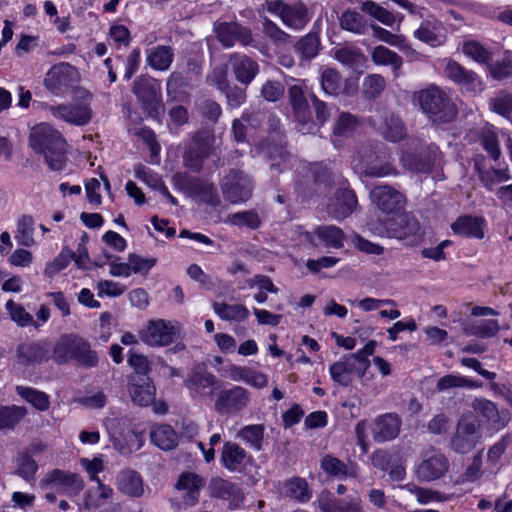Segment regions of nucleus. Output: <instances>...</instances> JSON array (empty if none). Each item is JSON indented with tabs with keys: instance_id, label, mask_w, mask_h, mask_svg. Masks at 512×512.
Returning <instances> with one entry per match:
<instances>
[{
	"instance_id": "nucleus-46",
	"label": "nucleus",
	"mask_w": 512,
	"mask_h": 512,
	"mask_svg": "<svg viewBox=\"0 0 512 512\" xmlns=\"http://www.w3.org/2000/svg\"><path fill=\"white\" fill-rule=\"evenodd\" d=\"M214 312L226 321L242 322L249 317V310L241 304L213 303Z\"/></svg>"
},
{
	"instance_id": "nucleus-41",
	"label": "nucleus",
	"mask_w": 512,
	"mask_h": 512,
	"mask_svg": "<svg viewBox=\"0 0 512 512\" xmlns=\"http://www.w3.org/2000/svg\"><path fill=\"white\" fill-rule=\"evenodd\" d=\"M113 495V489L99 482V486L90 487L84 493L83 507L86 510H94L100 508L104 502L110 499Z\"/></svg>"
},
{
	"instance_id": "nucleus-32",
	"label": "nucleus",
	"mask_w": 512,
	"mask_h": 512,
	"mask_svg": "<svg viewBox=\"0 0 512 512\" xmlns=\"http://www.w3.org/2000/svg\"><path fill=\"white\" fill-rule=\"evenodd\" d=\"M321 469L329 476L338 479L357 477V466L354 464H345L340 459L325 455L320 462Z\"/></svg>"
},
{
	"instance_id": "nucleus-4",
	"label": "nucleus",
	"mask_w": 512,
	"mask_h": 512,
	"mask_svg": "<svg viewBox=\"0 0 512 512\" xmlns=\"http://www.w3.org/2000/svg\"><path fill=\"white\" fill-rule=\"evenodd\" d=\"M92 94L82 88L75 91L74 103L58 104L48 107V111L57 119L76 126L88 124L92 118Z\"/></svg>"
},
{
	"instance_id": "nucleus-36",
	"label": "nucleus",
	"mask_w": 512,
	"mask_h": 512,
	"mask_svg": "<svg viewBox=\"0 0 512 512\" xmlns=\"http://www.w3.org/2000/svg\"><path fill=\"white\" fill-rule=\"evenodd\" d=\"M373 35L378 40L400 49L406 56L417 58L418 53L414 50L402 35L393 34L390 31L378 26H371Z\"/></svg>"
},
{
	"instance_id": "nucleus-30",
	"label": "nucleus",
	"mask_w": 512,
	"mask_h": 512,
	"mask_svg": "<svg viewBox=\"0 0 512 512\" xmlns=\"http://www.w3.org/2000/svg\"><path fill=\"white\" fill-rule=\"evenodd\" d=\"M230 62L236 79L242 84H249L259 72L257 62L245 55L234 54Z\"/></svg>"
},
{
	"instance_id": "nucleus-20",
	"label": "nucleus",
	"mask_w": 512,
	"mask_h": 512,
	"mask_svg": "<svg viewBox=\"0 0 512 512\" xmlns=\"http://www.w3.org/2000/svg\"><path fill=\"white\" fill-rule=\"evenodd\" d=\"M211 150L210 138L202 134L196 135L184 155L185 166L194 172L200 171Z\"/></svg>"
},
{
	"instance_id": "nucleus-47",
	"label": "nucleus",
	"mask_w": 512,
	"mask_h": 512,
	"mask_svg": "<svg viewBox=\"0 0 512 512\" xmlns=\"http://www.w3.org/2000/svg\"><path fill=\"white\" fill-rule=\"evenodd\" d=\"M371 58L377 65L391 66L396 75L403 64L402 58L396 52L382 45L373 49Z\"/></svg>"
},
{
	"instance_id": "nucleus-58",
	"label": "nucleus",
	"mask_w": 512,
	"mask_h": 512,
	"mask_svg": "<svg viewBox=\"0 0 512 512\" xmlns=\"http://www.w3.org/2000/svg\"><path fill=\"white\" fill-rule=\"evenodd\" d=\"M489 72L496 80H503L512 75V52L505 51L502 59L489 64Z\"/></svg>"
},
{
	"instance_id": "nucleus-9",
	"label": "nucleus",
	"mask_w": 512,
	"mask_h": 512,
	"mask_svg": "<svg viewBox=\"0 0 512 512\" xmlns=\"http://www.w3.org/2000/svg\"><path fill=\"white\" fill-rule=\"evenodd\" d=\"M176 333V327L171 321L152 319L139 331V338L151 347H163L174 341Z\"/></svg>"
},
{
	"instance_id": "nucleus-39",
	"label": "nucleus",
	"mask_w": 512,
	"mask_h": 512,
	"mask_svg": "<svg viewBox=\"0 0 512 512\" xmlns=\"http://www.w3.org/2000/svg\"><path fill=\"white\" fill-rule=\"evenodd\" d=\"M475 169L478 173L482 185L488 190H493L497 183L506 182L511 179L508 166L504 168L485 169L475 160Z\"/></svg>"
},
{
	"instance_id": "nucleus-35",
	"label": "nucleus",
	"mask_w": 512,
	"mask_h": 512,
	"mask_svg": "<svg viewBox=\"0 0 512 512\" xmlns=\"http://www.w3.org/2000/svg\"><path fill=\"white\" fill-rule=\"evenodd\" d=\"M483 225V219L466 215L452 223L451 228L457 235L482 239L484 237Z\"/></svg>"
},
{
	"instance_id": "nucleus-38",
	"label": "nucleus",
	"mask_w": 512,
	"mask_h": 512,
	"mask_svg": "<svg viewBox=\"0 0 512 512\" xmlns=\"http://www.w3.org/2000/svg\"><path fill=\"white\" fill-rule=\"evenodd\" d=\"M203 485L202 479L195 473L186 472L180 475L176 488L186 491L184 501L186 504L194 505L198 501L199 489Z\"/></svg>"
},
{
	"instance_id": "nucleus-23",
	"label": "nucleus",
	"mask_w": 512,
	"mask_h": 512,
	"mask_svg": "<svg viewBox=\"0 0 512 512\" xmlns=\"http://www.w3.org/2000/svg\"><path fill=\"white\" fill-rule=\"evenodd\" d=\"M128 391L131 400L138 406H148L154 403L155 387L148 376L133 375L129 378Z\"/></svg>"
},
{
	"instance_id": "nucleus-7",
	"label": "nucleus",
	"mask_w": 512,
	"mask_h": 512,
	"mask_svg": "<svg viewBox=\"0 0 512 512\" xmlns=\"http://www.w3.org/2000/svg\"><path fill=\"white\" fill-rule=\"evenodd\" d=\"M264 6L268 12L277 15L282 23L291 29L300 30L309 21L308 9L301 2L289 5L282 0H270L266 1Z\"/></svg>"
},
{
	"instance_id": "nucleus-42",
	"label": "nucleus",
	"mask_w": 512,
	"mask_h": 512,
	"mask_svg": "<svg viewBox=\"0 0 512 512\" xmlns=\"http://www.w3.org/2000/svg\"><path fill=\"white\" fill-rule=\"evenodd\" d=\"M150 439L162 450H171L178 442V436L174 429L165 424L153 426L150 431Z\"/></svg>"
},
{
	"instance_id": "nucleus-26",
	"label": "nucleus",
	"mask_w": 512,
	"mask_h": 512,
	"mask_svg": "<svg viewBox=\"0 0 512 512\" xmlns=\"http://www.w3.org/2000/svg\"><path fill=\"white\" fill-rule=\"evenodd\" d=\"M387 235L391 238L405 239L417 235L420 224L412 215L403 213L390 218L385 224Z\"/></svg>"
},
{
	"instance_id": "nucleus-40",
	"label": "nucleus",
	"mask_w": 512,
	"mask_h": 512,
	"mask_svg": "<svg viewBox=\"0 0 512 512\" xmlns=\"http://www.w3.org/2000/svg\"><path fill=\"white\" fill-rule=\"evenodd\" d=\"M314 234L326 247L340 249L344 246L345 234L335 225H320L314 230Z\"/></svg>"
},
{
	"instance_id": "nucleus-49",
	"label": "nucleus",
	"mask_w": 512,
	"mask_h": 512,
	"mask_svg": "<svg viewBox=\"0 0 512 512\" xmlns=\"http://www.w3.org/2000/svg\"><path fill=\"white\" fill-rule=\"evenodd\" d=\"M482 474V452L480 451L472 458L471 463L466 467L463 473L452 478V482L454 485L474 483L481 478Z\"/></svg>"
},
{
	"instance_id": "nucleus-3",
	"label": "nucleus",
	"mask_w": 512,
	"mask_h": 512,
	"mask_svg": "<svg viewBox=\"0 0 512 512\" xmlns=\"http://www.w3.org/2000/svg\"><path fill=\"white\" fill-rule=\"evenodd\" d=\"M414 101L423 113L435 123H449L457 116V108L448 94L436 85L414 94Z\"/></svg>"
},
{
	"instance_id": "nucleus-6",
	"label": "nucleus",
	"mask_w": 512,
	"mask_h": 512,
	"mask_svg": "<svg viewBox=\"0 0 512 512\" xmlns=\"http://www.w3.org/2000/svg\"><path fill=\"white\" fill-rule=\"evenodd\" d=\"M80 81L78 70L69 63L53 65L45 75L44 86L55 96H63Z\"/></svg>"
},
{
	"instance_id": "nucleus-56",
	"label": "nucleus",
	"mask_w": 512,
	"mask_h": 512,
	"mask_svg": "<svg viewBox=\"0 0 512 512\" xmlns=\"http://www.w3.org/2000/svg\"><path fill=\"white\" fill-rule=\"evenodd\" d=\"M340 25L344 30L364 34L367 28L364 17L357 11L348 10L340 18Z\"/></svg>"
},
{
	"instance_id": "nucleus-54",
	"label": "nucleus",
	"mask_w": 512,
	"mask_h": 512,
	"mask_svg": "<svg viewBox=\"0 0 512 512\" xmlns=\"http://www.w3.org/2000/svg\"><path fill=\"white\" fill-rule=\"evenodd\" d=\"M34 221L30 216H22L17 223L15 239L19 245L31 247L35 244L33 237Z\"/></svg>"
},
{
	"instance_id": "nucleus-17",
	"label": "nucleus",
	"mask_w": 512,
	"mask_h": 512,
	"mask_svg": "<svg viewBox=\"0 0 512 512\" xmlns=\"http://www.w3.org/2000/svg\"><path fill=\"white\" fill-rule=\"evenodd\" d=\"M217 384L215 375L202 367L192 369L185 380V386L193 397L211 396Z\"/></svg>"
},
{
	"instance_id": "nucleus-16",
	"label": "nucleus",
	"mask_w": 512,
	"mask_h": 512,
	"mask_svg": "<svg viewBox=\"0 0 512 512\" xmlns=\"http://www.w3.org/2000/svg\"><path fill=\"white\" fill-rule=\"evenodd\" d=\"M266 153L270 161V169L272 172L280 173L289 169L295 162V157L289 153L282 143L280 134L270 136V140L266 145Z\"/></svg>"
},
{
	"instance_id": "nucleus-51",
	"label": "nucleus",
	"mask_w": 512,
	"mask_h": 512,
	"mask_svg": "<svg viewBox=\"0 0 512 512\" xmlns=\"http://www.w3.org/2000/svg\"><path fill=\"white\" fill-rule=\"evenodd\" d=\"M365 172L373 177H385L397 174L396 168L387 160L385 154L377 155L375 160L366 164Z\"/></svg>"
},
{
	"instance_id": "nucleus-43",
	"label": "nucleus",
	"mask_w": 512,
	"mask_h": 512,
	"mask_svg": "<svg viewBox=\"0 0 512 512\" xmlns=\"http://www.w3.org/2000/svg\"><path fill=\"white\" fill-rule=\"evenodd\" d=\"M188 188L191 193L200 197L203 202L214 207L220 204L217 190L212 183L196 178L189 181Z\"/></svg>"
},
{
	"instance_id": "nucleus-52",
	"label": "nucleus",
	"mask_w": 512,
	"mask_h": 512,
	"mask_svg": "<svg viewBox=\"0 0 512 512\" xmlns=\"http://www.w3.org/2000/svg\"><path fill=\"white\" fill-rule=\"evenodd\" d=\"M286 494L302 503L309 501L312 496L307 481L300 477H295L286 483Z\"/></svg>"
},
{
	"instance_id": "nucleus-50",
	"label": "nucleus",
	"mask_w": 512,
	"mask_h": 512,
	"mask_svg": "<svg viewBox=\"0 0 512 512\" xmlns=\"http://www.w3.org/2000/svg\"><path fill=\"white\" fill-rule=\"evenodd\" d=\"M510 443L511 438L509 436H504L489 448L487 452V471L490 474L496 475L499 471V461Z\"/></svg>"
},
{
	"instance_id": "nucleus-8",
	"label": "nucleus",
	"mask_w": 512,
	"mask_h": 512,
	"mask_svg": "<svg viewBox=\"0 0 512 512\" xmlns=\"http://www.w3.org/2000/svg\"><path fill=\"white\" fill-rule=\"evenodd\" d=\"M221 191L226 201L232 204L246 202L252 195V183L248 175L232 169L224 176Z\"/></svg>"
},
{
	"instance_id": "nucleus-62",
	"label": "nucleus",
	"mask_w": 512,
	"mask_h": 512,
	"mask_svg": "<svg viewBox=\"0 0 512 512\" xmlns=\"http://www.w3.org/2000/svg\"><path fill=\"white\" fill-rule=\"evenodd\" d=\"M239 435L255 450H261L264 435V427L262 425H247L241 429Z\"/></svg>"
},
{
	"instance_id": "nucleus-18",
	"label": "nucleus",
	"mask_w": 512,
	"mask_h": 512,
	"mask_svg": "<svg viewBox=\"0 0 512 512\" xmlns=\"http://www.w3.org/2000/svg\"><path fill=\"white\" fill-rule=\"evenodd\" d=\"M371 198L384 213H397L405 203V196L388 185L377 186L371 191Z\"/></svg>"
},
{
	"instance_id": "nucleus-11",
	"label": "nucleus",
	"mask_w": 512,
	"mask_h": 512,
	"mask_svg": "<svg viewBox=\"0 0 512 512\" xmlns=\"http://www.w3.org/2000/svg\"><path fill=\"white\" fill-rule=\"evenodd\" d=\"M250 392L242 386H233L219 392L215 410L221 415L236 414L248 407Z\"/></svg>"
},
{
	"instance_id": "nucleus-31",
	"label": "nucleus",
	"mask_w": 512,
	"mask_h": 512,
	"mask_svg": "<svg viewBox=\"0 0 512 512\" xmlns=\"http://www.w3.org/2000/svg\"><path fill=\"white\" fill-rule=\"evenodd\" d=\"M318 502L322 512H366L360 497L351 499L325 497Z\"/></svg>"
},
{
	"instance_id": "nucleus-12",
	"label": "nucleus",
	"mask_w": 512,
	"mask_h": 512,
	"mask_svg": "<svg viewBox=\"0 0 512 512\" xmlns=\"http://www.w3.org/2000/svg\"><path fill=\"white\" fill-rule=\"evenodd\" d=\"M445 76L469 93L483 91L484 85L477 73L468 70L454 60H449L444 69Z\"/></svg>"
},
{
	"instance_id": "nucleus-24",
	"label": "nucleus",
	"mask_w": 512,
	"mask_h": 512,
	"mask_svg": "<svg viewBox=\"0 0 512 512\" xmlns=\"http://www.w3.org/2000/svg\"><path fill=\"white\" fill-rule=\"evenodd\" d=\"M43 483L54 484L57 491L68 495H77L84 488V481L79 474L54 469L43 480Z\"/></svg>"
},
{
	"instance_id": "nucleus-28",
	"label": "nucleus",
	"mask_w": 512,
	"mask_h": 512,
	"mask_svg": "<svg viewBox=\"0 0 512 512\" xmlns=\"http://www.w3.org/2000/svg\"><path fill=\"white\" fill-rule=\"evenodd\" d=\"M441 23L431 15H428L414 31L416 39L431 46H440L444 43V35L441 33Z\"/></svg>"
},
{
	"instance_id": "nucleus-27",
	"label": "nucleus",
	"mask_w": 512,
	"mask_h": 512,
	"mask_svg": "<svg viewBox=\"0 0 512 512\" xmlns=\"http://www.w3.org/2000/svg\"><path fill=\"white\" fill-rule=\"evenodd\" d=\"M401 424L400 417L394 413L377 417L372 427L373 439L379 443L395 439L399 435Z\"/></svg>"
},
{
	"instance_id": "nucleus-25",
	"label": "nucleus",
	"mask_w": 512,
	"mask_h": 512,
	"mask_svg": "<svg viewBox=\"0 0 512 512\" xmlns=\"http://www.w3.org/2000/svg\"><path fill=\"white\" fill-rule=\"evenodd\" d=\"M472 408L497 430L504 428L509 422V413L505 410L500 411L494 402L486 398H475Z\"/></svg>"
},
{
	"instance_id": "nucleus-22",
	"label": "nucleus",
	"mask_w": 512,
	"mask_h": 512,
	"mask_svg": "<svg viewBox=\"0 0 512 512\" xmlns=\"http://www.w3.org/2000/svg\"><path fill=\"white\" fill-rule=\"evenodd\" d=\"M479 437L477 425L474 422L462 421L458 424L450 445L455 452L465 454L475 447Z\"/></svg>"
},
{
	"instance_id": "nucleus-64",
	"label": "nucleus",
	"mask_w": 512,
	"mask_h": 512,
	"mask_svg": "<svg viewBox=\"0 0 512 512\" xmlns=\"http://www.w3.org/2000/svg\"><path fill=\"white\" fill-rule=\"evenodd\" d=\"M362 9L386 26H392L395 22V17L390 11L373 1L364 2Z\"/></svg>"
},
{
	"instance_id": "nucleus-59",
	"label": "nucleus",
	"mask_w": 512,
	"mask_h": 512,
	"mask_svg": "<svg viewBox=\"0 0 512 512\" xmlns=\"http://www.w3.org/2000/svg\"><path fill=\"white\" fill-rule=\"evenodd\" d=\"M499 323L497 320H481L466 328V332L472 336L481 338H490L499 332Z\"/></svg>"
},
{
	"instance_id": "nucleus-61",
	"label": "nucleus",
	"mask_w": 512,
	"mask_h": 512,
	"mask_svg": "<svg viewBox=\"0 0 512 512\" xmlns=\"http://www.w3.org/2000/svg\"><path fill=\"white\" fill-rule=\"evenodd\" d=\"M74 258V252L64 247L61 253L45 267L44 273L47 277L53 278L60 271L65 269Z\"/></svg>"
},
{
	"instance_id": "nucleus-1",
	"label": "nucleus",
	"mask_w": 512,
	"mask_h": 512,
	"mask_svg": "<svg viewBox=\"0 0 512 512\" xmlns=\"http://www.w3.org/2000/svg\"><path fill=\"white\" fill-rule=\"evenodd\" d=\"M29 146L44 157L51 170L61 171L65 167L66 141L50 124L40 123L31 129Z\"/></svg>"
},
{
	"instance_id": "nucleus-60",
	"label": "nucleus",
	"mask_w": 512,
	"mask_h": 512,
	"mask_svg": "<svg viewBox=\"0 0 512 512\" xmlns=\"http://www.w3.org/2000/svg\"><path fill=\"white\" fill-rule=\"evenodd\" d=\"M463 53L480 64H488L492 54L477 41H466L463 44Z\"/></svg>"
},
{
	"instance_id": "nucleus-44",
	"label": "nucleus",
	"mask_w": 512,
	"mask_h": 512,
	"mask_svg": "<svg viewBox=\"0 0 512 512\" xmlns=\"http://www.w3.org/2000/svg\"><path fill=\"white\" fill-rule=\"evenodd\" d=\"M482 385V382L460 374H448L438 379L436 388L438 391H446L452 388L477 389L482 387Z\"/></svg>"
},
{
	"instance_id": "nucleus-53",
	"label": "nucleus",
	"mask_w": 512,
	"mask_h": 512,
	"mask_svg": "<svg viewBox=\"0 0 512 512\" xmlns=\"http://www.w3.org/2000/svg\"><path fill=\"white\" fill-rule=\"evenodd\" d=\"M320 81L323 91L328 95H338L342 90V77L336 69L324 68Z\"/></svg>"
},
{
	"instance_id": "nucleus-55",
	"label": "nucleus",
	"mask_w": 512,
	"mask_h": 512,
	"mask_svg": "<svg viewBox=\"0 0 512 512\" xmlns=\"http://www.w3.org/2000/svg\"><path fill=\"white\" fill-rule=\"evenodd\" d=\"M359 127L360 122L356 116L348 112H342L334 124V134L348 137L356 132Z\"/></svg>"
},
{
	"instance_id": "nucleus-15",
	"label": "nucleus",
	"mask_w": 512,
	"mask_h": 512,
	"mask_svg": "<svg viewBox=\"0 0 512 512\" xmlns=\"http://www.w3.org/2000/svg\"><path fill=\"white\" fill-rule=\"evenodd\" d=\"M218 41L225 47H232L236 42L246 46L253 42L252 32L236 22H223L215 26Z\"/></svg>"
},
{
	"instance_id": "nucleus-10",
	"label": "nucleus",
	"mask_w": 512,
	"mask_h": 512,
	"mask_svg": "<svg viewBox=\"0 0 512 512\" xmlns=\"http://www.w3.org/2000/svg\"><path fill=\"white\" fill-rule=\"evenodd\" d=\"M441 160V152L434 144H430L419 152L404 151L400 158L402 166L415 173H429Z\"/></svg>"
},
{
	"instance_id": "nucleus-2",
	"label": "nucleus",
	"mask_w": 512,
	"mask_h": 512,
	"mask_svg": "<svg viewBox=\"0 0 512 512\" xmlns=\"http://www.w3.org/2000/svg\"><path fill=\"white\" fill-rule=\"evenodd\" d=\"M51 359L59 365L75 361L78 365L90 368L98 363L96 352L90 344L76 335H63L52 344Z\"/></svg>"
},
{
	"instance_id": "nucleus-13",
	"label": "nucleus",
	"mask_w": 512,
	"mask_h": 512,
	"mask_svg": "<svg viewBox=\"0 0 512 512\" xmlns=\"http://www.w3.org/2000/svg\"><path fill=\"white\" fill-rule=\"evenodd\" d=\"M52 343L36 341L23 343L16 350L17 362L25 367L41 365L51 359Z\"/></svg>"
},
{
	"instance_id": "nucleus-14",
	"label": "nucleus",
	"mask_w": 512,
	"mask_h": 512,
	"mask_svg": "<svg viewBox=\"0 0 512 512\" xmlns=\"http://www.w3.org/2000/svg\"><path fill=\"white\" fill-rule=\"evenodd\" d=\"M288 99L293 109V114L298 122V130L310 131L313 126L310 108L301 85L294 84L288 88Z\"/></svg>"
},
{
	"instance_id": "nucleus-21",
	"label": "nucleus",
	"mask_w": 512,
	"mask_h": 512,
	"mask_svg": "<svg viewBox=\"0 0 512 512\" xmlns=\"http://www.w3.org/2000/svg\"><path fill=\"white\" fill-rule=\"evenodd\" d=\"M357 206V198L350 189H339L330 199L327 205L328 215L336 220H342L348 217Z\"/></svg>"
},
{
	"instance_id": "nucleus-5",
	"label": "nucleus",
	"mask_w": 512,
	"mask_h": 512,
	"mask_svg": "<svg viewBox=\"0 0 512 512\" xmlns=\"http://www.w3.org/2000/svg\"><path fill=\"white\" fill-rule=\"evenodd\" d=\"M132 90L148 115L159 120L165 111L160 83L152 77L140 76L134 81Z\"/></svg>"
},
{
	"instance_id": "nucleus-45",
	"label": "nucleus",
	"mask_w": 512,
	"mask_h": 512,
	"mask_svg": "<svg viewBox=\"0 0 512 512\" xmlns=\"http://www.w3.org/2000/svg\"><path fill=\"white\" fill-rule=\"evenodd\" d=\"M26 414L27 409L23 406H0V431L13 430Z\"/></svg>"
},
{
	"instance_id": "nucleus-29",
	"label": "nucleus",
	"mask_w": 512,
	"mask_h": 512,
	"mask_svg": "<svg viewBox=\"0 0 512 512\" xmlns=\"http://www.w3.org/2000/svg\"><path fill=\"white\" fill-rule=\"evenodd\" d=\"M247 452L237 443L226 442L220 456L221 464L229 471H240L248 461Z\"/></svg>"
},
{
	"instance_id": "nucleus-63",
	"label": "nucleus",
	"mask_w": 512,
	"mask_h": 512,
	"mask_svg": "<svg viewBox=\"0 0 512 512\" xmlns=\"http://www.w3.org/2000/svg\"><path fill=\"white\" fill-rule=\"evenodd\" d=\"M319 39L314 34H307L296 44V51L304 59H312L318 54Z\"/></svg>"
},
{
	"instance_id": "nucleus-33",
	"label": "nucleus",
	"mask_w": 512,
	"mask_h": 512,
	"mask_svg": "<svg viewBox=\"0 0 512 512\" xmlns=\"http://www.w3.org/2000/svg\"><path fill=\"white\" fill-rule=\"evenodd\" d=\"M117 489L130 497H141L144 487L141 476L132 470H123L116 477Z\"/></svg>"
},
{
	"instance_id": "nucleus-48",
	"label": "nucleus",
	"mask_w": 512,
	"mask_h": 512,
	"mask_svg": "<svg viewBox=\"0 0 512 512\" xmlns=\"http://www.w3.org/2000/svg\"><path fill=\"white\" fill-rule=\"evenodd\" d=\"M16 393L30 403L34 408L39 411H46L50 406L49 396L42 391L32 387L16 386Z\"/></svg>"
},
{
	"instance_id": "nucleus-34",
	"label": "nucleus",
	"mask_w": 512,
	"mask_h": 512,
	"mask_svg": "<svg viewBox=\"0 0 512 512\" xmlns=\"http://www.w3.org/2000/svg\"><path fill=\"white\" fill-rule=\"evenodd\" d=\"M373 124L381 135L391 142L400 141L406 136L403 122L394 115H387L380 122L373 120Z\"/></svg>"
},
{
	"instance_id": "nucleus-57",
	"label": "nucleus",
	"mask_w": 512,
	"mask_h": 512,
	"mask_svg": "<svg viewBox=\"0 0 512 512\" xmlns=\"http://www.w3.org/2000/svg\"><path fill=\"white\" fill-rule=\"evenodd\" d=\"M482 148L488 153L492 160L498 161L502 155L497 134L490 130H483L479 137Z\"/></svg>"
},
{
	"instance_id": "nucleus-37",
	"label": "nucleus",
	"mask_w": 512,
	"mask_h": 512,
	"mask_svg": "<svg viewBox=\"0 0 512 512\" xmlns=\"http://www.w3.org/2000/svg\"><path fill=\"white\" fill-rule=\"evenodd\" d=\"M174 60V51L170 46L159 45L147 50L148 65L158 71H166Z\"/></svg>"
},
{
	"instance_id": "nucleus-19",
	"label": "nucleus",
	"mask_w": 512,
	"mask_h": 512,
	"mask_svg": "<svg viewBox=\"0 0 512 512\" xmlns=\"http://www.w3.org/2000/svg\"><path fill=\"white\" fill-rule=\"evenodd\" d=\"M448 470V458L442 453H434L420 462L416 475L421 481L432 482L443 477Z\"/></svg>"
}]
</instances>
